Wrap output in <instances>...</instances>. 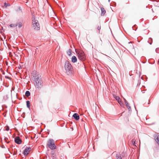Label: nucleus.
I'll return each mask as SVG.
<instances>
[{
  "label": "nucleus",
  "mask_w": 159,
  "mask_h": 159,
  "mask_svg": "<svg viewBox=\"0 0 159 159\" xmlns=\"http://www.w3.org/2000/svg\"><path fill=\"white\" fill-rule=\"evenodd\" d=\"M1 71H2H2H3V70H1Z\"/></svg>",
  "instance_id": "72a5a7b5"
},
{
  "label": "nucleus",
  "mask_w": 159,
  "mask_h": 159,
  "mask_svg": "<svg viewBox=\"0 0 159 159\" xmlns=\"http://www.w3.org/2000/svg\"><path fill=\"white\" fill-rule=\"evenodd\" d=\"M19 69H22V68H21V66H20V67H19Z\"/></svg>",
  "instance_id": "2f4dec72"
},
{
  "label": "nucleus",
  "mask_w": 159,
  "mask_h": 159,
  "mask_svg": "<svg viewBox=\"0 0 159 159\" xmlns=\"http://www.w3.org/2000/svg\"><path fill=\"white\" fill-rule=\"evenodd\" d=\"M155 141L157 142L158 145L159 146V135H156L154 137Z\"/></svg>",
  "instance_id": "9b49d317"
},
{
  "label": "nucleus",
  "mask_w": 159,
  "mask_h": 159,
  "mask_svg": "<svg viewBox=\"0 0 159 159\" xmlns=\"http://www.w3.org/2000/svg\"><path fill=\"white\" fill-rule=\"evenodd\" d=\"M150 44H152V38H150L148 40V42Z\"/></svg>",
  "instance_id": "a211bd4d"
},
{
  "label": "nucleus",
  "mask_w": 159,
  "mask_h": 159,
  "mask_svg": "<svg viewBox=\"0 0 159 159\" xmlns=\"http://www.w3.org/2000/svg\"><path fill=\"white\" fill-rule=\"evenodd\" d=\"M158 62V64H159V59Z\"/></svg>",
  "instance_id": "473e14b6"
},
{
  "label": "nucleus",
  "mask_w": 159,
  "mask_h": 159,
  "mask_svg": "<svg viewBox=\"0 0 159 159\" xmlns=\"http://www.w3.org/2000/svg\"><path fill=\"white\" fill-rule=\"evenodd\" d=\"M156 52L157 53H159V48H157L156 49Z\"/></svg>",
  "instance_id": "cd10ccee"
},
{
  "label": "nucleus",
  "mask_w": 159,
  "mask_h": 159,
  "mask_svg": "<svg viewBox=\"0 0 159 159\" xmlns=\"http://www.w3.org/2000/svg\"><path fill=\"white\" fill-rule=\"evenodd\" d=\"M66 74L68 75H71L74 74L73 70H66Z\"/></svg>",
  "instance_id": "9d476101"
},
{
  "label": "nucleus",
  "mask_w": 159,
  "mask_h": 159,
  "mask_svg": "<svg viewBox=\"0 0 159 159\" xmlns=\"http://www.w3.org/2000/svg\"><path fill=\"white\" fill-rule=\"evenodd\" d=\"M77 54L78 58L80 60L83 61L85 59V56L83 51H80Z\"/></svg>",
  "instance_id": "20e7f679"
},
{
  "label": "nucleus",
  "mask_w": 159,
  "mask_h": 159,
  "mask_svg": "<svg viewBox=\"0 0 159 159\" xmlns=\"http://www.w3.org/2000/svg\"><path fill=\"white\" fill-rule=\"evenodd\" d=\"M5 130H6V131H8L9 130V127L8 126H6L5 127Z\"/></svg>",
  "instance_id": "bb28decb"
},
{
  "label": "nucleus",
  "mask_w": 159,
  "mask_h": 159,
  "mask_svg": "<svg viewBox=\"0 0 159 159\" xmlns=\"http://www.w3.org/2000/svg\"><path fill=\"white\" fill-rule=\"evenodd\" d=\"M129 44L131 43V44L129 46L128 48L130 50L134 49L133 45L132 44L131 42H129L128 43Z\"/></svg>",
  "instance_id": "2eb2a0df"
},
{
  "label": "nucleus",
  "mask_w": 159,
  "mask_h": 159,
  "mask_svg": "<svg viewBox=\"0 0 159 159\" xmlns=\"http://www.w3.org/2000/svg\"><path fill=\"white\" fill-rule=\"evenodd\" d=\"M124 100H125V104L126 105V106L127 107H128V109H129V108H130V107L129 106V105L128 104V103L126 100L124 98Z\"/></svg>",
  "instance_id": "f3484780"
},
{
  "label": "nucleus",
  "mask_w": 159,
  "mask_h": 159,
  "mask_svg": "<svg viewBox=\"0 0 159 159\" xmlns=\"http://www.w3.org/2000/svg\"><path fill=\"white\" fill-rule=\"evenodd\" d=\"M20 11L22 12L21 9L20 7H19L17 10L16 11Z\"/></svg>",
  "instance_id": "a878e982"
},
{
  "label": "nucleus",
  "mask_w": 159,
  "mask_h": 159,
  "mask_svg": "<svg viewBox=\"0 0 159 159\" xmlns=\"http://www.w3.org/2000/svg\"><path fill=\"white\" fill-rule=\"evenodd\" d=\"M25 95L27 97H29L30 95V93L29 91H27L25 92Z\"/></svg>",
  "instance_id": "aec40b11"
},
{
  "label": "nucleus",
  "mask_w": 159,
  "mask_h": 159,
  "mask_svg": "<svg viewBox=\"0 0 159 159\" xmlns=\"http://www.w3.org/2000/svg\"><path fill=\"white\" fill-rule=\"evenodd\" d=\"M18 25V23H16V25H15L14 24H11L10 25V26L11 27H15L16 26H17Z\"/></svg>",
  "instance_id": "6ab92c4d"
},
{
  "label": "nucleus",
  "mask_w": 159,
  "mask_h": 159,
  "mask_svg": "<svg viewBox=\"0 0 159 159\" xmlns=\"http://www.w3.org/2000/svg\"><path fill=\"white\" fill-rule=\"evenodd\" d=\"M15 142L18 144H20L21 143V140L20 139L19 137L17 136L16 137L15 139Z\"/></svg>",
  "instance_id": "6e6552de"
},
{
  "label": "nucleus",
  "mask_w": 159,
  "mask_h": 159,
  "mask_svg": "<svg viewBox=\"0 0 159 159\" xmlns=\"http://www.w3.org/2000/svg\"><path fill=\"white\" fill-rule=\"evenodd\" d=\"M101 15L104 16L106 13V11L103 7H101Z\"/></svg>",
  "instance_id": "ddd939ff"
},
{
  "label": "nucleus",
  "mask_w": 159,
  "mask_h": 159,
  "mask_svg": "<svg viewBox=\"0 0 159 159\" xmlns=\"http://www.w3.org/2000/svg\"><path fill=\"white\" fill-rule=\"evenodd\" d=\"M135 25L134 26H133L132 27V29H133V30L136 31L137 29V28H135V29H134V28L135 27Z\"/></svg>",
  "instance_id": "c756f323"
},
{
  "label": "nucleus",
  "mask_w": 159,
  "mask_h": 159,
  "mask_svg": "<svg viewBox=\"0 0 159 159\" xmlns=\"http://www.w3.org/2000/svg\"><path fill=\"white\" fill-rule=\"evenodd\" d=\"M64 67L65 70H71L72 67L70 63L67 61H66Z\"/></svg>",
  "instance_id": "39448f33"
},
{
  "label": "nucleus",
  "mask_w": 159,
  "mask_h": 159,
  "mask_svg": "<svg viewBox=\"0 0 159 159\" xmlns=\"http://www.w3.org/2000/svg\"><path fill=\"white\" fill-rule=\"evenodd\" d=\"M83 65H84V64L83 63Z\"/></svg>",
  "instance_id": "c9c22d12"
},
{
  "label": "nucleus",
  "mask_w": 159,
  "mask_h": 159,
  "mask_svg": "<svg viewBox=\"0 0 159 159\" xmlns=\"http://www.w3.org/2000/svg\"><path fill=\"white\" fill-rule=\"evenodd\" d=\"M10 6V5L9 3L5 2L4 3V5L2 6V7L4 8H6L8 7H9Z\"/></svg>",
  "instance_id": "dca6fc26"
},
{
  "label": "nucleus",
  "mask_w": 159,
  "mask_h": 159,
  "mask_svg": "<svg viewBox=\"0 0 159 159\" xmlns=\"http://www.w3.org/2000/svg\"><path fill=\"white\" fill-rule=\"evenodd\" d=\"M116 157L117 159H122V157L119 154L116 155Z\"/></svg>",
  "instance_id": "412c9836"
},
{
  "label": "nucleus",
  "mask_w": 159,
  "mask_h": 159,
  "mask_svg": "<svg viewBox=\"0 0 159 159\" xmlns=\"http://www.w3.org/2000/svg\"><path fill=\"white\" fill-rule=\"evenodd\" d=\"M47 145L52 150L55 149L56 148V146L55 145L54 143V141L53 139H49L48 140Z\"/></svg>",
  "instance_id": "7ed1b4c3"
},
{
  "label": "nucleus",
  "mask_w": 159,
  "mask_h": 159,
  "mask_svg": "<svg viewBox=\"0 0 159 159\" xmlns=\"http://www.w3.org/2000/svg\"><path fill=\"white\" fill-rule=\"evenodd\" d=\"M51 157L52 159H57V156L56 154L53 151H52L51 153Z\"/></svg>",
  "instance_id": "1a4fd4ad"
},
{
  "label": "nucleus",
  "mask_w": 159,
  "mask_h": 159,
  "mask_svg": "<svg viewBox=\"0 0 159 159\" xmlns=\"http://www.w3.org/2000/svg\"><path fill=\"white\" fill-rule=\"evenodd\" d=\"M73 116L77 120H79L80 118L78 114L76 113L73 114Z\"/></svg>",
  "instance_id": "f8f14e48"
},
{
  "label": "nucleus",
  "mask_w": 159,
  "mask_h": 159,
  "mask_svg": "<svg viewBox=\"0 0 159 159\" xmlns=\"http://www.w3.org/2000/svg\"><path fill=\"white\" fill-rule=\"evenodd\" d=\"M67 53L68 55L70 56L71 54V49H69V50L67 51Z\"/></svg>",
  "instance_id": "4be33fe9"
},
{
  "label": "nucleus",
  "mask_w": 159,
  "mask_h": 159,
  "mask_svg": "<svg viewBox=\"0 0 159 159\" xmlns=\"http://www.w3.org/2000/svg\"><path fill=\"white\" fill-rule=\"evenodd\" d=\"M114 97L117 101L119 103L120 105L121 106H122L123 105V104L122 102L120 97L115 95H114Z\"/></svg>",
  "instance_id": "423d86ee"
},
{
  "label": "nucleus",
  "mask_w": 159,
  "mask_h": 159,
  "mask_svg": "<svg viewBox=\"0 0 159 159\" xmlns=\"http://www.w3.org/2000/svg\"><path fill=\"white\" fill-rule=\"evenodd\" d=\"M101 29V26H98L97 28V29L99 30H100Z\"/></svg>",
  "instance_id": "c85d7f7f"
},
{
  "label": "nucleus",
  "mask_w": 159,
  "mask_h": 159,
  "mask_svg": "<svg viewBox=\"0 0 159 159\" xmlns=\"http://www.w3.org/2000/svg\"><path fill=\"white\" fill-rule=\"evenodd\" d=\"M31 148L30 147L26 148L24 151V154L25 155H28L29 152L30 151Z\"/></svg>",
  "instance_id": "0eeeda50"
},
{
  "label": "nucleus",
  "mask_w": 159,
  "mask_h": 159,
  "mask_svg": "<svg viewBox=\"0 0 159 159\" xmlns=\"http://www.w3.org/2000/svg\"><path fill=\"white\" fill-rule=\"evenodd\" d=\"M7 138H5V139H4V140H5L6 141V142H7V143H8L9 142H7Z\"/></svg>",
  "instance_id": "7c9ffc66"
},
{
  "label": "nucleus",
  "mask_w": 159,
  "mask_h": 159,
  "mask_svg": "<svg viewBox=\"0 0 159 159\" xmlns=\"http://www.w3.org/2000/svg\"><path fill=\"white\" fill-rule=\"evenodd\" d=\"M30 102H29V101H26V105H27V107L28 108L30 107Z\"/></svg>",
  "instance_id": "5701e85b"
},
{
  "label": "nucleus",
  "mask_w": 159,
  "mask_h": 159,
  "mask_svg": "<svg viewBox=\"0 0 159 159\" xmlns=\"http://www.w3.org/2000/svg\"><path fill=\"white\" fill-rule=\"evenodd\" d=\"M136 140H135V139H133V140H132V143L133 145H134L136 146V145H135V144H136Z\"/></svg>",
  "instance_id": "b1692460"
},
{
  "label": "nucleus",
  "mask_w": 159,
  "mask_h": 159,
  "mask_svg": "<svg viewBox=\"0 0 159 159\" xmlns=\"http://www.w3.org/2000/svg\"><path fill=\"white\" fill-rule=\"evenodd\" d=\"M19 26H18V27L19 28H20L22 27V24L21 23V22H19Z\"/></svg>",
  "instance_id": "393cba45"
},
{
  "label": "nucleus",
  "mask_w": 159,
  "mask_h": 159,
  "mask_svg": "<svg viewBox=\"0 0 159 159\" xmlns=\"http://www.w3.org/2000/svg\"><path fill=\"white\" fill-rule=\"evenodd\" d=\"M0 70H2V68H0Z\"/></svg>",
  "instance_id": "f704fd0d"
},
{
  "label": "nucleus",
  "mask_w": 159,
  "mask_h": 159,
  "mask_svg": "<svg viewBox=\"0 0 159 159\" xmlns=\"http://www.w3.org/2000/svg\"><path fill=\"white\" fill-rule=\"evenodd\" d=\"M32 27L34 30H40V26L39 21L34 17L32 18Z\"/></svg>",
  "instance_id": "f03ea898"
},
{
  "label": "nucleus",
  "mask_w": 159,
  "mask_h": 159,
  "mask_svg": "<svg viewBox=\"0 0 159 159\" xmlns=\"http://www.w3.org/2000/svg\"><path fill=\"white\" fill-rule=\"evenodd\" d=\"M77 61V59L76 57L75 56H73L72 57L71 61L75 63Z\"/></svg>",
  "instance_id": "4468645a"
},
{
  "label": "nucleus",
  "mask_w": 159,
  "mask_h": 159,
  "mask_svg": "<svg viewBox=\"0 0 159 159\" xmlns=\"http://www.w3.org/2000/svg\"><path fill=\"white\" fill-rule=\"evenodd\" d=\"M109 1H110V0H109Z\"/></svg>",
  "instance_id": "e433bc0d"
},
{
  "label": "nucleus",
  "mask_w": 159,
  "mask_h": 159,
  "mask_svg": "<svg viewBox=\"0 0 159 159\" xmlns=\"http://www.w3.org/2000/svg\"><path fill=\"white\" fill-rule=\"evenodd\" d=\"M32 75L34 78V84L35 87L38 89H41L42 87V82L40 75L37 72L36 70H34L33 71Z\"/></svg>",
  "instance_id": "f257e3e1"
}]
</instances>
